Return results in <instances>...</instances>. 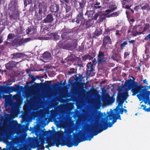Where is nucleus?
<instances>
[{
  "label": "nucleus",
  "mask_w": 150,
  "mask_h": 150,
  "mask_svg": "<svg viewBox=\"0 0 150 150\" xmlns=\"http://www.w3.org/2000/svg\"><path fill=\"white\" fill-rule=\"evenodd\" d=\"M135 40H129L128 41V43L129 45L131 44H132L133 45H134V44L135 42Z\"/></svg>",
  "instance_id": "338daca9"
},
{
  "label": "nucleus",
  "mask_w": 150,
  "mask_h": 150,
  "mask_svg": "<svg viewBox=\"0 0 150 150\" xmlns=\"http://www.w3.org/2000/svg\"><path fill=\"white\" fill-rule=\"evenodd\" d=\"M65 8L66 12H69L71 10V8L70 6H68L67 4H66Z\"/></svg>",
  "instance_id": "13d9d810"
},
{
  "label": "nucleus",
  "mask_w": 150,
  "mask_h": 150,
  "mask_svg": "<svg viewBox=\"0 0 150 150\" xmlns=\"http://www.w3.org/2000/svg\"><path fill=\"white\" fill-rule=\"evenodd\" d=\"M73 137L71 139H67L66 140V146L68 147H72L73 146H77L80 142L88 140L90 141L92 139L91 134L88 133V131L86 134H84L82 135V139H81L77 138L76 134L73 133Z\"/></svg>",
  "instance_id": "7ed1b4c3"
},
{
  "label": "nucleus",
  "mask_w": 150,
  "mask_h": 150,
  "mask_svg": "<svg viewBox=\"0 0 150 150\" xmlns=\"http://www.w3.org/2000/svg\"><path fill=\"white\" fill-rule=\"evenodd\" d=\"M13 56V59H17L23 57L25 56V54L21 52H16L14 53L11 54Z\"/></svg>",
  "instance_id": "bb28decb"
},
{
  "label": "nucleus",
  "mask_w": 150,
  "mask_h": 150,
  "mask_svg": "<svg viewBox=\"0 0 150 150\" xmlns=\"http://www.w3.org/2000/svg\"><path fill=\"white\" fill-rule=\"evenodd\" d=\"M16 64L14 62H9L5 64L6 68L8 70H12L16 67Z\"/></svg>",
  "instance_id": "4be33fe9"
},
{
  "label": "nucleus",
  "mask_w": 150,
  "mask_h": 150,
  "mask_svg": "<svg viewBox=\"0 0 150 150\" xmlns=\"http://www.w3.org/2000/svg\"><path fill=\"white\" fill-rule=\"evenodd\" d=\"M68 70L69 71H68V74L70 75L74 74L75 72V70H77V69L74 68H70Z\"/></svg>",
  "instance_id": "09e8293b"
},
{
  "label": "nucleus",
  "mask_w": 150,
  "mask_h": 150,
  "mask_svg": "<svg viewBox=\"0 0 150 150\" xmlns=\"http://www.w3.org/2000/svg\"><path fill=\"white\" fill-rule=\"evenodd\" d=\"M54 20V19L51 13H50L47 15L46 18L44 19L42 22L45 23L49 24H51Z\"/></svg>",
  "instance_id": "dca6fc26"
},
{
  "label": "nucleus",
  "mask_w": 150,
  "mask_h": 150,
  "mask_svg": "<svg viewBox=\"0 0 150 150\" xmlns=\"http://www.w3.org/2000/svg\"><path fill=\"white\" fill-rule=\"evenodd\" d=\"M102 33V30H99L97 29L96 30L95 32L93 33L91 38H96L97 37L101 35Z\"/></svg>",
  "instance_id": "c85d7f7f"
},
{
  "label": "nucleus",
  "mask_w": 150,
  "mask_h": 150,
  "mask_svg": "<svg viewBox=\"0 0 150 150\" xmlns=\"http://www.w3.org/2000/svg\"><path fill=\"white\" fill-rule=\"evenodd\" d=\"M56 139H54L53 141L51 138H47L46 139L47 142L45 143L46 144L51 143L52 145H55Z\"/></svg>",
  "instance_id": "a19ab883"
},
{
  "label": "nucleus",
  "mask_w": 150,
  "mask_h": 150,
  "mask_svg": "<svg viewBox=\"0 0 150 150\" xmlns=\"http://www.w3.org/2000/svg\"><path fill=\"white\" fill-rule=\"evenodd\" d=\"M50 35L51 38L56 41L58 40L60 38V36L56 33H52Z\"/></svg>",
  "instance_id": "58836bf2"
},
{
  "label": "nucleus",
  "mask_w": 150,
  "mask_h": 150,
  "mask_svg": "<svg viewBox=\"0 0 150 150\" xmlns=\"http://www.w3.org/2000/svg\"><path fill=\"white\" fill-rule=\"evenodd\" d=\"M94 12V11L93 10L90 11L87 10L85 14V15L87 16L88 18L91 17L93 15Z\"/></svg>",
  "instance_id": "37998d69"
},
{
  "label": "nucleus",
  "mask_w": 150,
  "mask_h": 150,
  "mask_svg": "<svg viewBox=\"0 0 150 150\" xmlns=\"http://www.w3.org/2000/svg\"><path fill=\"white\" fill-rule=\"evenodd\" d=\"M52 144L51 143H49L48 144V145H46L45 147L48 149L50 150L49 147H50L52 146H54L55 145H52Z\"/></svg>",
  "instance_id": "69168bd1"
},
{
  "label": "nucleus",
  "mask_w": 150,
  "mask_h": 150,
  "mask_svg": "<svg viewBox=\"0 0 150 150\" xmlns=\"http://www.w3.org/2000/svg\"><path fill=\"white\" fill-rule=\"evenodd\" d=\"M38 6L39 8L43 9V11H46L47 6V4L44 2L39 3Z\"/></svg>",
  "instance_id": "c9c22d12"
},
{
  "label": "nucleus",
  "mask_w": 150,
  "mask_h": 150,
  "mask_svg": "<svg viewBox=\"0 0 150 150\" xmlns=\"http://www.w3.org/2000/svg\"><path fill=\"white\" fill-rule=\"evenodd\" d=\"M141 8L143 10H149L150 9L149 5L148 3H146Z\"/></svg>",
  "instance_id": "49530a36"
},
{
  "label": "nucleus",
  "mask_w": 150,
  "mask_h": 150,
  "mask_svg": "<svg viewBox=\"0 0 150 150\" xmlns=\"http://www.w3.org/2000/svg\"><path fill=\"white\" fill-rule=\"evenodd\" d=\"M109 8L110 9H115V10L117 9V7L115 5H110L109 6Z\"/></svg>",
  "instance_id": "bf43d9fd"
},
{
  "label": "nucleus",
  "mask_w": 150,
  "mask_h": 150,
  "mask_svg": "<svg viewBox=\"0 0 150 150\" xmlns=\"http://www.w3.org/2000/svg\"><path fill=\"white\" fill-rule=\"evenodd\" d=\"M112 30L111 29L109 28H107V29H105V31L103 32V35L104 36L107 35Z\"/></svg>",
  "instance_id": "864d4df0"
},
{
  "label": "nucleus",
  "mask_w": 150,
  "mask_h": 150,
  "mask_svg": "<svg viewBox=\"0 0 150 150\" xmlns=\"http://www.w3.org/2000/svg\"><path fill=\"white\" fill-rule=\"evenodd\" d=\"M128 96V93L127 92L119 93L116 98L117 102L122 105L124 101L127 99Z\"/></svg>",
  "instance_id": "1a4fd4ad"
},
{
  "label": "nucleus",
  "mask_w": 150,
  "mask_h": 150,
  "mask_svg": "<svg viewBox=\"0 0 150 150\" xmlns=\"http://www.w3.org/2000/svg\"><path fill=\"white\" fill-rule=\"evenodd\" d=\"M138 26L135 25L133 27L132 30V35L134 36H135L138 35H139V33L140 32H138L137 30V28Z\"/></svg>",
  "instance_id": "f704fd0d"
},
{
  "label": "nucleus",
  "mask_w": 150,
  "mask_h": 150,
  "mask_svg": "<svg viewBox=\"0 0 150 150\" xmlns=\"http://www.w3.org/2000/svg\"><path fill=\"white\" fill-rule=\"evenodd\" d=\"M47 114L48 115H49L51 117L54 118L57 116V111L56 110L52 109L48 111Z\"/></svg>",
  "instance_id": "cd10ccee"
},
{
  "label": "nucleus",
  "mask_w": 150,
  "mask_h": 150,
  "mask_svg": "<svg viewBox=\"0 0 150 150\" xmlns=\"http://www.w3.org/2000/svg\"><path fill=\"white\" fill-rule=\"evenodd\" d=\"M94 1L92 2V4H90L92 9L94 11H98L99 9L101 10L102 8L101 4L97 1H96L94 3Z\"/></svg>",
  "instance_id": "2eb2a0df"
},
{
  "label": "nucleus",
  "mask_w": 150,
  "mask_h": 150,
  "mask_svg": "<svg viewBox=\"0 0 150 150\" xmlns=\"http://www.w3.org/2000/svg\"><path fill=\"white\" fill-rule=\"evenodd\" d=\"M16 87L11 86H5L4 88V92L6 93H10L16 91H19L20 88L22 87V86L19 85H16Z\"/></svg>",
  "instance_id": "f8f14e48"
},
{
  "label": "nucleus",
  "mask_w": 150,
  "mask_h": 150,
  "mask_svg": "<svg viewBox=\"0 0 150 150\" xmlns=\"http://www.w3.org/2000/svg\"><path fill=\"white\" fill-rule=\"evenodd\" d=\"M32 31H33L32 33H30V34H35L37 32V29L36 28H32Z\"/></svg>",
  "instance_id": "774afa93"
},
{
  "label": "nucleus",
  "mask_w": 150,
  "mask_h": 150,
  "mask_svg": "<svg viewBox=\"0 0 150 150\" xmlns=\"http://www.w3.org/2000/svg\"><path fill=\"white\" fill-rule=\"evenodd\" d=\"M59 4L56 3H52L50 7V10L53 15H54L57 18L60 17L59 11Z\"/></svg>",
  "instance_id": "0eeeda50"
},
{
  "label": "nucleus",
  "mask_w": 150,
  "mask_h": 150,
  "mask_svg": "<svg viewBox=\"0 0 150 150\" xmlns=\"http://www.w3.org/2000/svg\"><path fill=\"white\" fill-rule=\"evenodd\" d=\"M104 56V53L100 51L99 52L98 54V58H97V61L99 63H100L103 61V59Z\"/></svg>",
  "instance_id": "7c9ffc66"
},
{
  "label": "nucleus",
  "mask_w": 150,
  "mask_h": 150,
  "mask_svg": "<svg viewBox=\"0 0 150 150\" xmlns=\"http://www.w3.org/2000/svg\"><path fill=\"white\" fill-rule=\"evenodd\" d=\"M18 5L17 1L16 0H11L8 4V10L9 11V13L12 12L18 11L17 7Z\"/></svg>",
  "instance_id": "9d476101"
},
{
  "label": "nucleus",
  "mask_w": 150,
  "mask_h": 150,
  "mask_svg": "<svg viewBox=\"0 0 150 150\" xmlns=\"http://www.w3.org/2000/svg\"><path fill=\"white\" fill-rule=\"evenodd\" d=\"M115 100V98L112 97H109L108 99L105 97L102 98V101L104 104L106 103L107 102L110 103H112L114 102Z\"/></svg>",
  "instance_id": "393cba45"
},
{
  "label": "nucleus",
  "mask_w": 150,
  "mask_h": 150,
  "mask_svg": "<svg viewBox=\"0 0 150 150\" xmlns=\"http://www.w3.org/2000/svg\"><path fill=\"white\" fill-rule=\"evenodd\" d=\"M14 34L12 33L9 34L7 37L9 39H12L14 37Z\"/></svg>",
  "instance_id": "0e129e2a"
},
{
  "label": "nucleus",
  "mask_w": 150,
  "mask_h": 150,
  "mask_svg": "<svg viewBox=\"0 0 150 150\" xmlns=\"http://www.w3.org/2000/svg\"><path fill=\"white\" fill-rule=\"evenodd\" d=\"M108 117V116H107L105 118V120L103 121L102 123L99 122L96 123L92 126L91 129L88 130V133L91 134L92 138L94 136L106 130L108 127H110L112 126L114 124L112 122H108L109 120Z\"/></svg>",
  "instance_id": "f03ea898"
},
{
  "label": "nucleus",
  "mask_w": 150,
  "mask_h": 150,
  "mask_svg": "<svg viewBox=\"0 0 150 150\" xmlns=\"http://www.w3.org/2000/svg\"><path fill=\"white\" fill-rule=\"evenodd\" d=\"M52 26V25L51 24H49L47 26H46L43 29L42 31V33L45 35H47L48 32L51 29Z\"/></svg>",
  "instance_id": "72a5a7b5"
},
{
  "label": "nucleus",
  "mask_w": 150,
  "mask_h": 150,
  "mask_svg": "<svg viewBox=\"0 0 150 150\" xmlns=\"http://www.w3.org/2000/svg\"><path fill=\"white\" fill-rule=\"evenodd\" d=\"M79 76H80V77L77 76L76 77V78L75 79L76 81H81L82 80V75H79Z\"/></svg>",
  "instance_id": "e2e57ef3"
},
{
  "label": "nucleus",
  "mask_w": 150,
  "mask_h": 150,
  "mask_svg": "<svg viewBox=\"0 0 150 150\" xmlns=\"http://www.w3.org/2000/svg\"><path fill=\"white\" fill-rule=\"evenodd\" d=\"M73 131L71 129H68L66 132V135L67 136H70L71 137L72 135H71V134L72 133Z\"/></svg>",
  "instance_id": "5fc2aeb1"
},
{
  "label": "nucleus",
  "mask_w": 150,
  "mask_h": 150,
  "mask_svg": "<svg viewBox=\"0 0 150 150\" xmlns=\"http://www.w3.org/2000/svg\"><path fill=\"white\" fill-rule=\"evenodd\" d=\"M51 54L50 53L46 51L45 52L42 54L43 59L46 61L49 60L51 59Z\"/></svg>",
  "instance_id": "a878e982"
},
{
  "label": "nucleus",
  "mask_w": 150,
  "mask_h": 150,
  "mask_svg": "<svg viewBox=\"0 0 150 150\" xmlns=\"http://www.w3.org/2000/svg\"><path fill=\"white\" fill-rule=\"evenodd\" d=\"M28 117V114L26 112H24L22 114V118L23 121L25 122L27 121Z\"/></svg>",
  "instance_id": "c03bdc74"
},
{
  "label": "nucleus",
  "mask_w": 150,
  "mask_h": 150,
  "mask_svg": "<svg viewBox=\"0 0 150 150\" xmlns=\"http://www.w3.org/2000/svg\"><path fill=\"white\" fill-rule=\"evenodd\" d=\"M32 28L31 26L29 27L28 29L26 30V33L28 34H29L31 33V32H32Z\"/></svg>",
  "instance_id": "4d7b16f0"
},
{
  "label": "nucleus",
  "mask_w": 150,
  "mask_h": 150,
  "mask_svg": "<svg viewBox=\"0 0 150 150\" xmlns=\"http://www.w3.org/2000/svg\"><path fill=\"white\" fill-rule=\"evenodd\" d=\"M9 14V16L11 18L16 20L19 19L20 14L18 11L17 12H11Z\"/></svg>",
  "instance_id": "5701e85b"
},
{
  "label": "nucleus",
  "mask_w": 150,
  "mask_h": 150,
  "mask_svg": "<svg viewBox=\"0 0 150 150\" xmlns=\"http://www.w3.org/2000/svg\"><path fill=\"white\" fill-rule=\"evenodd\" d=\"M24 30L22 26H20L17 29V34H21L23 33V31Z\"/></svg>",
  "instance_id": "de8ad7c7"
},
{
  "label": "nucleus",
  "mask_w": 150,
  "mask_h": 150,
  "mask_svg": "<svg viewBox=\"0 0 150 150\" xmlns=\"http://www.w3.org/2000/svg\"><path fill=\"white\" fill-rule=\"evenodd\" d=\"M86 66V70L89 71L90 73L95 70L93 68V65L91 62H88Z\"/></svg>",
  "instance_id": "473e14b6"
},
{
  "label": "nucleus",
  "mask_w": 150,
  "mask_h": 150,
  "mask_svg": "<svg viewBox=\"0 0 150 150\" xmlns=\"http://www.w3.org/2000/svg\"><path fill=\"white\" fill-rule=\"evenodd\" d=\"M98 17H99V18L98 20V22H102L105 20L106 18L105 14L100 12L95 14V15L92 18V19L96 20L97 19Z\"/></svg>",
  "instance_id": "ddd939ff"
},
{
  "label": "nucleus",
  "mask_w": 150,
  "mask_h": 150,
  "mask_svg": "<svg viewBox=\"0 0 150 150\" xmlns=\"http://www.w3.org/2000/svg\"><path fill=\"white\" fill-rule=\"evenodd\" d=\"M122 41L120 40L119 42L121 44L120 45V49L121 50H123L124 49L126 46L128 44V43L127 41H124L123 42Z\"/></svg>",
  "instance_id": "ea45409f"
},
{
  "label": "nucleus",
  "mask_w": 150,
  "mask_h": 150,
  "mask_svg": "<svg viewBox=\"0 0 150 150\" xmlns=\"http://www.w3.org/2000/svg\"><path fill=\"white\" fill-rule=\"evenodd\" d=\"M134 80L130 79L126 81L125 82V86H127L129 90L131 89L133 96L137 94V96L139 101L142 100V98H145L146 100H149L150 91L148 90L150 88L149 86H143L142 85H139L137 82L134 81Z\"/></svg>",
  "instance_id": "f257e3e1"
},
{
  "label": "nucleus",
  "mask_w": 150,
  "mask_h": 150,
  "mask_svg": "<svg viewBox=\"0 0 150 150\" xmlns=\"http://www.w3.org/2000/svg\"><path fill=\"white\" fill-rule=\"evenodd\" d=\"M30 40L31 39L29 38L20 39L16 38L15 39L13 43L16 47H18L24 45L25 43L30 41Z\"/></svg>",
  "instance_id": "9b49d317"
},
{
  "label": "nucleus",
  "mask_w": 150,
  "mask_h": 150,
  "mask_svg": "<svg viewBox=\"0 0 150 150\" xmlns=\"http://www.w3.org/2000/svg\"><path fill=\"white\" fill-rule=\"evenodd\" d=\"M8 105L9 108H11V113L13 114L14 113L16 112V106L15 103L11 102H9L8 104H6L5 105L6 108H7Z\"/></svg>",
  "instance_id": "a211bd4d"
},
{
  "label": "nucleus",
  "mask_w": 150,
  "mask_h": 150,
  "mask_svg": "<svg viewBox=\"0 0 150 150\" xmlns=\"http://www.w3.org/2000/svg\"><path fill=\"white\" fill-rule=\"evenodd\" d=\"M74 7L78 12L79 14L75 18L73 19L72 22L74 23L76 22L78 24H80V25L82 26L84 21L85 20L83 17V9L84 8L79 6L77 4H76L75 6H74Z\"/></svg>",
  "instance_id": "39448f33"
},
{
  "label": "nucleus",
  "mask_w": 150,
  "mask_h": 150,
  "mask_svg": "<svg viewBox=\"0 0 150 150\" xmlns=\"http://www.w3.org/2000/svg\"><path fill=\"white\" fill-rule=\"evenodd\" d=\"M150 27V25L149 23H146L145 24V26L142 32L140 33L139 34H144V32H145L147 30L149 29Z\"/></svg>",
  "instance_id": "79ce46f5"
},
{
  "label": "nucleus",
  "mask_w": 150,
  "mask_h": 150,
  "mask_svg": "<svg viewBox=\"0 0 150 150\" xmlns=\"http://www.w3.org/2000/svg\"><path fill=\"white\" fill-rule=\"evenodd\" d=\"M73 2L74 6L77 4L79 6L84 8L87 3V0H81L80 2L78 1V0H74Z\"/></svg>",
  "instance_id": "6ab92c4d"
},
{
  "label": "nucleus",
  "mask_w": 150,
  "mask_h": 150,
  "mask_svg": "<svg viewBox=\"0 0 150 150\" xmlns=\"http://www.w3.org/2000/svg\"><path fill=\"white\" fill-rule=\"evenodd\" d=\"M20 141L19 138L18 137H17L14 139L13 142L14 143L17 144L18 143H19Z\"/></svg>",
  "instance_id": "052dcab7"
},
{
  "label": "nucleus",
  "mask_w": 150,
  "mask_h": 150,
  "mask_svg": "<svg viewBox=\"0 0 150 150\" xmlns=\"http://www.w3.org/2000/svg\"><path fill=\"white\" fill-rule=\"evenodd\" d=\"M95 57V54H93V55L92 56H91L89 54H86L83 57V58L84 60H86V59L91 60L93 59Z\"/></svg>",
  "instance_id": "e433bc0d"
},
{
  "label": "nucleus",
  "mask_w": 150,
  "mask_h": 150,
  "mask_svg": "<svg viewBox=\"0 0 150 150\" xmlns=\"http://www.w3.org/2000/svg\"><path fill=\"white\" fill-rule=\"evenodd\" d=\"M115 11V9H107V10H106L105 11V12L109 14V13H110L114 11Z\"/></svg>",
  "instance_id": "680f3d73"
},
{
  "label": "nucleus",
  "mask_w": 150,
  "mask_h": 150,
  "mask_svg": "<svg viewBox=\"0 0 150 150\" xmlns=\"http://www.w3.org/2000/svg\"><path fill=\"white\" fill-rule=\"evenodd\" d=\"M10 126L8 124L2 125L0 122V142L8 138Z\"/></svg>",
  "instance_id": "20e7f679"
},
{
  "label": "nucleus",
  "mask_w": 150,
  "mask_h": 150,
  "mask_svg": "<svg viewBox=\"0 0 150 150\" xmlns=\"http://www.w3.org/2000/svg\"><path fill=\"white\" fill-rule=\"evenodd\" d=\"M47 83L45 84V86L48 88H49L50 86H52L53 88L55 89L58 87L60 84V83L59 82H58L57 83H55L51 85L50 84L51 83V81H47Z\"/></svg>",
  "instance_id": "412c9836"
},
{
  "label": "nucleus",
  "mask_w": 150,
  "mask_h": 150,
  "mask_svg": "<svg viewBox=\"0 0 150 150\" xmlns=\"http://www.w3.org/2000/svg\"><path fill=\"white\" fill-rule=\"evenodd\" d=\"M117 57H119L120 56H118L117 54H116L112 56V58L113 60L115 61L118 62L119 61V59L117 58Z\"/></svg>",
  "instance_id": "603ef678"
},
{
  "label": "nucleus",
  "mask_w": 150,
  "mask_h": 150,
  "mask_svg": "<svg viewBox=\"0 0 150 150\" xmlns=\"http://www.w3.org/2000/svg\"><path fill=\"white\" fill-rule=\"evenodd\" d=\"M112 41L109 35H105L104 36L102 41V47L103 48H105L107 45H111Z\"/></svg>",
  "instance_id": "4468645a"
},
{
  "label": "nucleus",
  "mask_w": 150,
  "mask_h": 150,
  "mask_svg": "<svg viewBox=\"0 0 150 150\" xmlns=\"http://www.w3.org/2000/svg\"><path fill=\"white\" fill-rule=\"evenodd\" d=\"M76 56L73 54H71L70 55H69L65 59L66 62L70 61L71 62H74Z\"/></svg>",
  "instance_id": "c756f323"
},
{
  "label": "nucleus",
  "mask_w": 150,
  "mask_h": 150,
  "mask_svg": "<svg viewBox=\"0 0 150 150\" xmlns=\"http://www.w3.org/2000/svg\"><path fill=\"white\" fill-rule=\"evenodd\" d=\"M54 134L55 136H57V139L60 140L64 139L65 137V135L63 132L61 133L59 132H56Z\"/></svg>",
  "instance_id": "2f4dec72"
},
{
  "label": "nucleus",
  "mask_w": 150,
  "mask_h": 150,
  "mask_svg": "<svg viewBox=\"0 0 150 150\" xmlns=\"http://www.w3.org/2000/svg\"><path fill=\"white\" fill-rule=\"evenodd\" d=\"M0 24L3 25H8V22L5 19H2L0 22Z\"/></svg>",
  "instance_id": "6e6d98bb"
},
{
  "label": "nucleus",
  "mask_w": 150,
  "mask_h": 150,
  "mask_svg": "<svg viewBox=\"0 0 150 150\" xmlns=\"http://www.w3.org/2000/svg\"><path fill=\"white\" fill-rule=\"evenodd\" d=\"M46 140V139H40V140H35L34 144L33 145L31 144L32 145V148L33 149H35L37 147L36 150H44L45 147L44 145Z\"/></svg>",
  "instance_id": "6e6552de"
},
{
  "label": "nucleus",
  "mask_w": 150,
  "mask_h": 150,
  "mask_svg": "<svg viewBox=\"0 0 150 150\" xmlns=\"http://www.w3.org/2000/svg\"><path fill=\"white\" fill-rule=\"evenodd\" d=\"M18 146H16L13 147L12 150H32V145L31 144L25 145L23 147L18 149Z\"/></svg>",
  "instance_id": "f3484780"
},
{
  "label": "nucleus",
  "mask_w": 150,
  "mask_h": 150,
  "mask_svg": "<svg viewBox=\"0 0 150 150\" xmlns=\"http://www.w3.org/2000/svg\"><path fill=\"white\" fill-rule=\"evenodd\" d=\"M60 145L62 146H66V140H65L64 139L60 140L58 139H56L55 146L57 147H59Z\"/></svg>",
  "instance_id": "b1692460"
},
{
  "label": "nucleus",
  "mask_w": 150,
  "mask_h": 150,
  "mask_svg": "<svg viewBox=\"0 0 150 150\" xmlns=\"http://www.w3.org/2000/svg\"><path fill=\"white\" fill-rule=\"evenodd\" d=\"M64 29L65 31L63 32L61 35L62 39L65 40L71 39L73 35L75 34L76 31L73 29L66 30L65 28Z\"/></svg>",
  "instance_id": "423d86ee"
},
{
  "label": "nucleus",
  "mask_w": 150,
  "mask_h": 150,
  "mask_svg": "<svg viewBox=\"0 0 150 150\" xmlns=\"http://www.w3.org/2000/svg\"><path fill=\"white\" fill-rule=\"evenodd\" d=\"M84 83H78V85L77 86L78 88V91H81L83 88V85Z\"/></svg>",
  "instance_id": "8fccbe9b"
},
{
  "label": "nucleus",
  "mask_w": 150,
  "mask_h": 150,
  "mask_svg": "<svg viewBox=\"0 0 150 150\" xmlns=\"http://www.w3.org/2000/svg\"><path fill=\"white\" fill-rule=\"evenodd\" d=\"M130 52L128 51H126L124 52V58L125 59H126L127 58L129 57V56L130 54Z\"/></svg>",
  "instance_id": "3c124183"
},
{
  "label": "nucleus",
  "mask_w": 150,
  "mask_h": 150,
  "mask_svg": "<svg viewBox=\"0 0 150 150\" xmlns=\"http://www.w3.org/2000/svg\"><path fill=\"white\" fill-rule=\"evenodd\" d=\"M120 13V11H118L110 14L108 16H107V17H117L119 15Z\"/></svg>",
  "instance_id": "a18cd8bd"
},
{
  "label": "nucleus",
  "mask_w": 150,
  "mask_h": 150,
  "mask_svg": "<svg viewBox=\"0 0 150 150\" xmlns=\"http://www.w3.org/2000/svg\"><path fill=\"white\" fill-rule=\"evenodd\" d=\"M109 120H111L112 119V122L113 124L117 122V119L115 117V115L114 114H111L108 115Z\"/></svg>",
  "instance_id": "4c0bfd02"
},
{
  "label": "nucleus",
  "mask_w": 150,
  "mask_h": 150,
  "mask_svg": "<svg viewBox=\"0 0 150 150\" xmlns=\"http://www.w3.org/2000/svg\"><path fill=\"white\" fill-rule=\"evenodd\" d=\"M93 24L92 20L91 19H85L83 23L82 26H85L86 29H88L91 27Z\"/></svg>",
  "instance_id": "aec40b11"
}]
</instances>
